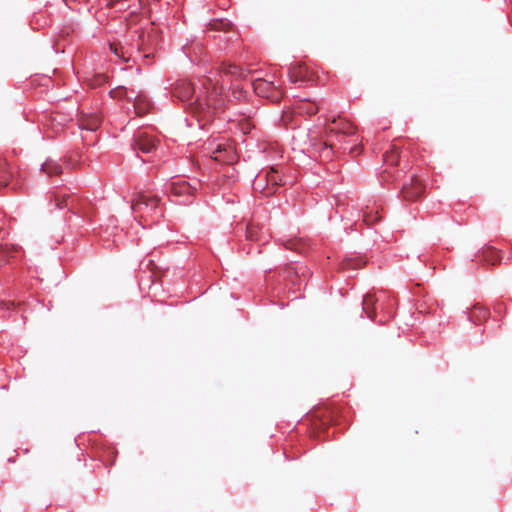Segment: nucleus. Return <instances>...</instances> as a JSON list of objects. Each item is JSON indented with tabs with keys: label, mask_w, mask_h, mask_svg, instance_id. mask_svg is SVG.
Instances as JSON below:
<instances>
[{
	"label": "nucleus",
	"mask_w": 512,
	"mask_h": 512,
	"mask_svg": "<svg viewBox=\"0 0 512 512\" xmlns=\"http://www.w3.org/2000/svg\"><path fill=\"white\" fill-rule=\"evenodd\" d=\"M222 87L214 83L210 78L200 81L196 92L194 85L188 80H178L172 89L173 96L181 101L188 100L195 95V100L189 104L188 112L196 119L200 128L209 124L217 113L224 107Z\"/></svg>",
	"instance_id": "f257e3e1"
},
{
	"label": "nucleus",
	"mask_w": 512,
	"mask_h": 512,
	"mask_svg": "<svg viewBox=\"0 0 512 512\" xmlns=\"http://www.w3.org/2000/svg\"><path fill=\"white\" fill-rule=\"evenodd\" d=\"M356 127L346 119L341 117L333 118L327 125V140L325 144L329 147H333L334 142L332 141L333 136H350L355 134Z\"/></svg>",
	"instance_id": "f03ea898"
},
{
	"label": "nucleus",
	"mask_w": 512,
	"mask_h": 512,
	"mask_svg": "<svg viewBox=\"0 0 512 512\" xmlns=\"http://www.w3.org/2000/svg\"><path fill=\"white\" fill-rule=\"evenodd\" d=\"M266 182V186H263L261 180H257L254 183V189L260 191L264 196L274 194L278 186L285 184L282 183V179L275 168H271V170L266 174Z\"/></svg>",
	"instance_id": "7ed1b4c3"
},
{
	"label": "nucleus",
	"mask_w": 512,
	"mask_h": 512,
	"mask_svg": "<svg viewBox=\"0 0 512 512\" xmlns=\"http://www.w3.org/2000/svg\"><path fill=\"white\" fill-rule=\"evenodd\" d=\"M254 91L262 97L272 98L274 100L279 99L280 91L278 87L272 81L264 79H256L253 81Z\"/></svg>",
	"instance_id": "20e7f679"
},
{
	"label": "nucleus",
	"mask_w": 512,
	"mask_h": 512,
	"mask_svg": "<svg viewBox=\"0 0 512 512\" xmlns=\"http://www.w3.org/2000/svg\"><path fill=\"white\" fill-rule=\"evenodd\" d=\"M402 196L407 201H416L424 193V185L416 178H411L409 183L403 185Z\"/></svg>",
	"instance_id": "39448f33"
},
{
	"label": "nucleus",
	"mask_w": 512,
	"mask_h": 512,
	"mask_svg": "<svg viewBox=\"0 0 512 512\" xmlns=\"http://www.w3.org/2000/svg\"><path fill=\"white\" fill-rule=\"evenodd\" d=\"M157 35L154 32L140 31L137 38L132 41L139 52H146L155 47Z\"/></svg>",
	"instance_id": "423d86ee"
},
{
	"label": "nucleus",
	"mask_w": 512,
	"mask_h": 512,
	"mask_svg": "<svg viewBox=\"0 0 512 512\" xmlns=\"http://www.w3.org/2000/svg\"><path fill=\"white\" fill-rule=\"evenodd\" d=\"M157 140L147 132L139 131L134 136L135 147L143 153H150L156 148Z\"/></svg>",
	"instance_id": "0eeeda50"
},
{
	"label": "nucleus",
	"mask_w": 512,
	"mask_h": 512,
	"mask_svg": "<svg viewBox=\"0 0 512 512\" xmlns=\"http://www.w3.org/2000/svg\"><path fill=\"white\" fill-rule=\"evenodd\" d=\"M160 199L157 196H147L144 193H139L137 198L132 201V209L135 212H142L144 208L156 209Z\"/></svg>",
	"instance_id": "6e6552de"
},
{
	"label": "nucleus",
	"mask_w": 512,
	"mask_h": 512,
	"mask_svg": "<svg viewBox=\"0 0 512 512\" xmlns=\"http://www.w3.org/2000/svg\"><path fill=\"white\" fill-rule=\"evenodd\" d=\"M288 75L292 83L306 82L312 79V72L303 64L293 65L289 69Z\"/></svg>",
	"instance_id": "1a4fd4ad"
},
{
	"label": "nucleus",
	"mask_w": 512,
	"mask_h": 512,
	"mask_svg": "<svg viewBox=\"0 0 512 512\" xmlns=\"http://www.w3.org/2000/svg\"><path fill=\"white\" fill-rule=\"evenodd\" d=\"M79 127L88 131H95L101 124V117L97 114H83L78 120Z\"/></svg>",
	"instance_id": "9d476101"
},
{
	"label": "nucleus",
	"mask_w": 512,
	"mask_h": 512,
	"mask_svg": "<svg viewBox=\"0 0 512 512\" xmlns=\"http://www.w3.org/2000/svg\"><path fill=\"white\" fill-rule=\"evenodd\" d=\"M20 250L21 247L15 244H0V267L8 263L10 259L15 258Z\"/></svg>",
	"instance_id": "9b49d317"
},
{
	"label": "nucleus",
	"mask_w": 512,
	"mask_h": 512,
	"mask_svg": "<svg viewBox=\"0 0 512 512\" xmlns=\"http://www.w3.org/2000/svg\"><path fill=\"white\" fill-rule=\"evenodd\" d=\"M221 72L234 79H244L246 77V73L241 67L231 63H223L221 66Z\"/></svg>",
	"instance_id": "f8f14e48"
},
{
	"label": "nucleus",
	"mask_w": 512,
	"mask_h": 512,
	"mask_svg": "<svg viewBox=\"0 0 512 512\" xmlns=\"http://www.w3.org/2000/svg\"><path fill=\"white\" fill-rule=\"evenodd\" d=\"M133 103L135 113L138 116L145 115L149 111V108L151 106L150 101L147 99V97L140 93L134 97Z\"/></svg>",
	"instance_id": "ddd939ff"
},
{
	"label": "nucleus",
	"mask_w": 512,
	"mask_h": 512,
	"mask_svg": "<svg viewBox=\"0 0 512 512\" xmlns=\"http://www.w3.org/2000/svg\"><path fill=\"white\" fill-rule=\"evenodd\" d=\"M170 191L174 195L181 196L185 194H193L196 191V188L186 181H178L171 183Z\"/></svg>",
	"instance_id": "4468645a"
},
{
	"label": "nucleus",
	"mask_w": 512,
	"mask_h": 512,
	"mask_svg": "<svg viewBox=\"0 0 512 512\" xmlns=\"http://www.w3.org/2000/svg\"><path fill=\"white\" fill-rule=\"evenodd\" d=\"M378 299L372 294H366L363 298L362 308L367 317L371 320L375 319V305Z\"/></svg>",
	"instance_id": "2eb2a0df"
},
{
	"label": "nucleus",
	"mask_w": 512,
	"mask_h": 512,
	"mask_svg": "<svg viewBox=\"0 0 512 512\" xmlns=\"http://www.w3.org/2000/svg\"><path fill=\"white\" fill-rule=\"evenodd\" d=\"M212 158L218 162L231 164L234 162L235 155L231 149L228 151L226 147L222 148L219 145L217 150L213 152Z\"/></svg>",
	"instance_id": "dca6fc26"
},
{
	"label": "nucleus",
	"mask_w": 512,
	"mask_h": 512,
	"mask_svg": "<svg viewBox=\"0 0 512 512\" xmlns=\"http://www.w3.org/2000/svg\"><path fill=\"white\" fill-rule=\"evenodd\" d=\"M482 256L484 261L490 263L491 265H495L500 261V256L498 252L493 247H485L482 250Z\"/></svg>",
	"instance_id": "f3484780"
},
{
	"label": "nucleus",
	"mask_w": 512,
	"mask_h": 512,
	"mask_svg": "<svg viewBox=\"0 0 512 512\" xmlns=\"http://www.w3.org/2000/svg\"><path fill=\"white\" fill-rule=\"evenodd\" d=\"M41 169L48 176L59 175L62 172L61 166L52 160L45 161Z\"/></svg>",
	"instance_id": "a211bd4d"
},
{
	"label": "nucleus",
	"mask_w": 512,
	"mask_h": 512,
	"mask_svg": "<svg viewBox=\"0 0 512 512\" xmlns=\"http://www.w3.org/2000/svg\"><path fill=\"white\" fill-rule=\"evenodd\" d=\"M381 220V216L379 215L378 210L366 208L363 214V221L367 226H371Z\"/></svg>",
	"instance_id": "6ab92c4d"
},
{
	"label": "nucleus",
	"mask_w": 512,
	"mask_h": 512,
	"mask_svg": "<svg viewBox=\"0 0 512 512\" xmlns=\"http://www.w3.org/2000/svg\"><path fill=\"white\" fill-rule=\"evenodd\" d=\"M300 113H306L308 115H314L317 113L319 106L311 101H301L297 106Z\"/></svg>",
	"instance_id": "aec40b11"
},
{
	"label": "nucleus",
	"mask_w": 512,
	"mask_h": 512,
	"mask_svg": "<svg viewBox=\"0 0 512 512\" xmlns=\"http://www.w3.org/2000/svg\"><path fill=\"white\" fill-rule=\"evenodd\" d=\"M399 148L393 144L391 149L384 154V161L390 165H396L398 163Z\"/></svg>",
	"instance_id": "412c9836"
},
{
	"label": "nucleus",
	"mask_w": 512,
	"mask_h": 512,
	"mask_svg": "<svg viewBox=\"0 0 512 512\" xmlns=\"http://www.w3.org/2000/svg\"><path fill=\"white\" fill-rule=\"evenodd\" d=\"M11 176L10 168L5 161L0 160V187L8 185V179Z\"/></svg>",
	"instance_id": "4be33fe9"
},
{
	"label": "nucleus",
	"mask_w": 512,
	"mask_h": 512,
	"mask_svg": "<svg viewBox=\"0 0 512 512\" xmlns=\"http://www.w3.org/2000/svg\"><path fill=\"white\" fill-rule=\"evenodd\" d=\"M70 199V196L69 195H55V202H56V206L59 208V209H63L64 207H67L69 204H68V200Z\"/></svg>",
	"instance_id": "5701e85b"
},
{
	"label": "nucleus",
	"mask_w": 512,
	"mask_h": 512,
	"mask_svg": "<svg viewBox=\"0 0 512 512\" xmlns=\"http://www.w3.org/2000/svg\"><path fill=\"white\" fill-rule=\"evenodd\" d=\"M110 49H111V51H112L115 55H117V56H119V57L123 58V60H124V61H126V62H128V61H129V58H126V57L124 56L123 47H122L120 44L111 43V44H110Z\"/></svg>",
	"instance_id": "b1692460"
},
{
	"label": "nucleus",
	"mask_w": 512,
	"mask_h": 512,
	"mask_svg": "<svg viewBox=\"0 0 512 512\" xmlns=\"http://www.w3.org/2000/svg\"><path fill=\"white\" fill-rule=\"evenodd\" d=\"M488 315V312L486 309L484 308H481V307H474L473 311H472V318L473 319H485Z\"/></svg>",
	"instance_id": "393cba45"
},
{
	"label": "nucleus",
	"mask_w": 512,
	"mask_h": 512,
	"mask_svg": "<svg viewBox=\"0 0 512 512\" xmlns=\"http://www.w3.org/2000/svg\"><path fill=\"white\" fill-rule=\"evenodd\" d=\"M362 264L363 263L359 260H348L347 262L343 263L345 268L351 267L353 269L360 268Z\"/></svg>",
	"instance_id": "a878e982"
},
{
	"label": "nucleus",
	"mask_w": 512,
	"mask_h": 512,
	"mask_svg": "<svg viewBox=\"0 0 512 512\" xmlns=\"http://www.w3.org/2000/svg\"><path fill=\"white\" fill-rule=\"evenodd\" d=\"M229 25H230L229 23H224V22L220 21V22H216L214 24H211V27H212V29L220 30V29H227V27Z\"/></svg>",
	"instance_id": "bb28decb"
},
{
	"label": "nucleus",
	"mask_w": 512,
	"mask_h": 512,
	"mask_svg": "<svg viewBox=\"0 0 512 512\" xmlns=\"http://www.w3.org/2000/svg\"><path fill=\"white\" fill-rule=\"evenodd\" d=\"M116 93L120 96L122 95H125V97L128 99V100H132V97L130 95H128V91L126 89H119L118 91H116Z\"/></svg>",
	"instance_id": "cd10ccee"
},
{
	"label": "nucleus",
	"mask_w": 512,
	"mask_h": 512,
	"mask_svg": "<svg viewBox=\"0 0 512 512\" xmlns=\"http://www.w3.org/2000/svg\"><path fill=\"white\" fill-rule=\"evenodd\" d=\"M242 130L244 131V133L249 132V130H250V124H248V123H247V124L243 125Z\"/></svg>",
	"instance_id": "c85d7f7f"
},
{
	"label": "nucleus",
	"mask_w": 512,
	"mask_h": 512,
	"mask_svg": "<svg viewBox=\"0 0 512 512\" xmlns=\"http://www.w3.org/2000/svg\"><path fill=\"white\" fill-rule=\"evenodd\" d=\"M118 0H107V6L108 7H112L114 5L115 2H117Z\"/></svg>",
	"instance_id": "c756f323"
},
{
	"label": "nucleus",
	"mask_w": 512,
	"mask_h": 512,
	"mask_svg": "<svg viewBox=\"0 0 512 512\" xmlns=\"http://www.w3.org/2000/svg\"><path fill=\"white\" fill-rule=\"evenodd\" d=\"M144 57H145V58L153 57V53H145V54H144Z\"/></svg>",
	"instance_id": "7c9ffc66"
},
{
	"label": "nucleus",
	"mask_w": 512,
	"mask_h": 512,
	"mask_svg": "<svg viewBox=\"0 0 512 512\" xmlns=\"http://www.w3.org/2000/svg\"><path fill=\"white\" fill-rule=\"evenodd\" d=\"M386 321H387V318L380 319V322H381V323H384V322H386Z\"/></svg>",
	"instance_id": "2f4dec72"
}]
</instances>
